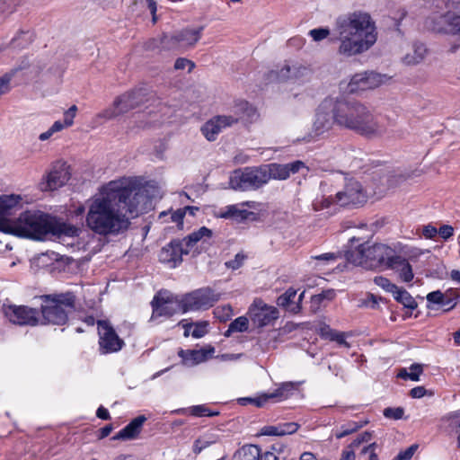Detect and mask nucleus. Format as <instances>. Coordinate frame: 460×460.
Wrapping results in <instances>:
<instances>
[{"label":"nucleus","mask_w":460,"mask_h":460,"mask_svg":"<svg viewBox=\"0 0 460 460\" xmlns=\"http://www.w3.org/2000/svg\"><path fill=\"white\" fill-rule=\"evenodd\" d=\"M152 208L143 186L111 181L88 203L85 226L93 234L107 237L126 232L131 220Z\"/></svg>","instance_id":"f257e3e1"},{"label":"nucleus","mask_w":460,"mask_h":460,"mask_svg":"<svg viewBox=\"0 0 460 460\" xmlns=\"http://www.w3.org/2000/svg\"><path fill=\"white\" fill-rule=\"evenodd\" d=\"M332 35V40L339 42L338 54L346 58L367 51L377 40L375 22L369 13L361 11L337 18Z\"/></svg>","instance_id":"f03ea898"},{"label":"nucleus","mask_w":460,"mask_h":460,"mask_svg":"<svg viewBox=\"0 0 460 460\" xmlns=\"http://www.w3.org/2000/svg\"><path fill=\"white\" fill-rule=\"evenodd\" d=\"M332 112L333 121L341 128L351 130L360 136L374 138L383 136L386 127L379 117L364 103L353 100H336Z\"/></svg>","instance_id":"7ed1b4c3"},{"label":"nucleus","mask_w":460,"mask_h":460,"mask_svg":"<svg viewBox=\"0 0 460 460\" xmlns=\"http://www.w3.org/2000/svg\"><path fill=\"white\" fill-rule=\"evenodd\" d=\"M0 231L15 236L43 240L47 234H66L75 235L74 226L58 225L51 217L40 211H25L15 219H0Z\"/></svg>","instance_id":"20e7f679"},{"label":"nucleus","mask_w":460,"mask_h":460,"mask_svg":"<svg viewBox=\"0 0 460 460\" xmlns=\"http://www.w3.org/2000/svg\"><path fill=\"white\" fill-rule=\"evenodd\" d=\"M395 251L384 243L360 244L356 251L348 253V261L367 270L387 269Z\"/></svg>","instance_id":"39448f33"},{"label":"nucleus","mask_w":460,"mask_h":460,"mask_svg":"<svg viewBox=\"0 0 460 460\" xmlns=\"http://www.w3.org/2000/svg\"><path fill=\"white\" fill-rule=\"evenodd\" d=\"M41 314L45 323L64 325L68 314L75 310V296L73 293L44 295L40 296Z\"/></svg>","instance_id":"423d86ee"},{"label":"nucleus","mask_w":460,"mask_h":460,"mask_svg":"<svg viewBox=\"0 0 460 460\" xmlns=\"http://www.w3.org/2000/svg\"><path fill=\"white\" fill-rule=\"evenodd\" d=\"M211 236L212 231L206 226H202L182 240H172L161 249L159 261L170 264L171 267H176L182 261V255L188 254L199 240Z\"/></svg>","instance_id":"0eeeda50"},{"label":"nucleus","mask_w":460,"mask_h":460,"mask_svg":"<svg viewBox=\"0 0 460 460\" xmlns=\"http://www.w3.org/2000/svg\"><path fill=\"white\" fill-rule=\"evenodd\" d=\"M366 193L361 184L357 181H349L344 187V190L338 191L334 198H323L321 200H315L313 203L314 210H320L330 207L336 202L341 206L361 205L366 202Z\"/></svg>","instance_id":"6e6552de"},{"label":"nucleus","mask_w":460,"mask_h":460,"mask_svg":"<svg viewBox=\"0 0 460 460\" xmlns=\"http://www.w3.org/2000/svg\"><path fill=\"white\" fill-rule=\"evenodd\" d=\"M264 166L245 167L235 170L230 176L229 184L235 190H257L268 183Z\"/></svg>","instance_id":"1a4fd4ad"},{"label":"nucleus","mask_w":460,"mask_h":460,"mask_svg":"<svg viewBox=\"0 0 460 460\" xmlns=\"http://www.w3.org/2000/svg\"><path fill=\"white\" fill-rule=\"evenodd\" d=\"M152 319L158 317H171L176 314L184 313L181 298L166 290L159 291L153 298Z\"/></svg>","instance_id":"9d476101"},{"label":"nucleus","mask_w":460,"mask_h":460,"mask_svg":"<svg viewBox=\"0 0 460 460\" xmlns=\"http://www.w3.org/2000/svg\"><path fill=\"white\" fill-rule=\"evenodd\" d=\"M146 90L135 89L119 96L113 102V108L105 110L99 114L100 117L110 119L119 114L137 108L146 101Z\"/></svg>","instance_id":"9b49d317"},{"label":"nucleus","mask_w":460,"mask_h":460,"mask_svg":"<svg viewBox=\"0 0 460 460\" xmlns=\"http://www.w3.org/2000/svg\"><path fill=\"white\" fill-rule=\"evenodd\" d=\"M183 312L207 310L219 299L220 294L210 288H202L181 296Z\"/></svg>","instance_id":"f8f14e48"},{"label":"nucleus","mask_w":460,"mask_h":460,"mask_svg":"<svg viewBox=\"0 0 460 460\" xmlns=\"http://www.w3.org/2000/svg\"><path fill=\"white\" fill-rule=\"evenodd\" d=\"M333 102L331 99H325L318 107L315 119L313 123L312 132L304 139L307 142L322 136L332 129L333 121V113L332 112Z\"/></svg>","instance_id":"ddd939ff"},{"label":"nucleus","mask_w":460,"mask_h":460,"mask_svg":"<svg viewBox=\"0 0 460 460\" xmlns=\"http://www.w3.org/2000/svg\"><path fill=\"white\" fill-rule=\"evenodd\" d=\"M99 334V350L101 354H110L119 351L125 345L111 323L104 320L97 322Z\"/></svg>","instance_id":"4468645a"},{"label":"nucleus","mask_w":460,"mask_h":460,"mask_svg":"<svg viewBox=\"0 0 460 460\" xmlns=\"http://www.w3.org/2000/svg\"><path fill=\"white\" fill-rule=\"evenodd\" d=\"M249 315L252 323L261 328L277 320L279 314L275 306L268 305L262 300L256 299L249 308Z\"/></svg>","instance_id":"2eb2a0df"},{"label":"nucleus","mask_w":460,"mask_h":460,"mask_svg":"<svg viewBox=\"0 0 460 460\" xmlns=\"http://www.w3.org/2000/svg\"><path fill=\"white\" fill-rule=\"evenodd\" d=\"M204 27L197 29L186 28L172 35H164L162 44L168 49L176 48L179 45L194 46L200 39Z\"/></svg>","instance_id":"dca6fc26"},{"label":"nucleus","mask_w":460,"mask_h":460,"mask_svg":"<svg viewBox=\"0 0 460 460\" xmlns=\"http://www.w3.org/2000/svg\"><path fill=\"white\" fill-rule=\"evenodd\" d=\"M385 75L375 72H364L354 75L348 84V92L357 93L361 91L374 89L385 82Z\"/></svg>","instance_id":"f3484780"},{"label":"nucleus","mask_w":460,"mask_h":460,"mask_svg":"<svg viewBox=\"0 0 460 460\" xmlns=\"http://www.w3.org/2000/svg\"><path fill=\"white\" fill-rule=\"evenodd\" d=\"M5 314L8 319L19 325H36L39 323V312L26 305H11Z\"/></svg>","instance_id":"a211bd4d"},{"label":"nucleus","mask_w":460,"mask_h":460,"mask_svg":"<svg viewBox=\"0 0 460 460\" xmlns=\"http://www.w3.org/2000/svg\"><path fill=\"white\" fill-rule=\"evenodd\" d=\"M268 177L267 181L270 179L284 181L287 180L291 174L298 172L302 168H306L302 161H295L289 164H270L263 165Z\"/></svg>","instance_id":"6ab92c4d"},{"label":"nucleus","mask_w":460,"mask_h":460,"mask_svg":"<svg viewBox=\"0 0 460 460\" xmlns=\"http://www.w3.org/2000/svg\"><path fill=\"white\" fill-rule=\"evenodd\" d=\"M238 122V118L226 115L215 116L201 128L202 134L208 141L216 140L218 134L225 128Z\"/></svg>","instance_id":"aec40b11"},{"label":"nucleus","mask_w":460,"mask_h":460,"mask_svg":"<svg viewBox=\"0 0 460 460\" xmlns=\"http://www.w3.org/2000/svg\"><path fill=\"white\" fill-rule=\"evenodd\" d=\"M453 18H455V14L451 13H432L426 18L424 26L427 30L435 32L453 34V31H450L453 28Z\"/></svg>","instance_id":"412c9836"},{"label":"nucleus","mask_w":460,"mask_h":460,"mask_svg":"<svg viewBox=\"0 0 460 460\" xmlns=\"http://www.w3.org/2000/svg\"><path fill=\"white\" fill-rule=\"evenodd\" d=\"M312 75L311 69L304 65L295 63L292 65L286 64L279 72L280 80H294L295 82H304L310 78Z\"/></svg>","instance_id":"4be33fe9"},{"label":"nucleus","mask_w":460,"mask_h":460,"mask_svg":"<svg viewBox=\"0 0 460 460\" xmlns=\"http://www.w3.org/2000/svg\"><path fill=\"white\" fill-rule=\"evenodd\" d=\"M215 352L211 346L200 349H182L178 351V356L182 359V363L188 367H192L206 361Z\"/></svg>","instance_id":"5701e85b"},{"label":"nucleus","mask_w":460,"mask_h":460,"mask_svg":"<svg viewBox=\"0 0 460 460\" xmlns=\"http://www.w3.org/2000/svg\"><path fill=\"white\" fill-rule=\"evenodd\" d=\"M298 384L293 382L282 383L273 393L262 394L257 403V407H262L270 399L282 401L291 396L297 388Z\"/></svg>","instance_id":"b1692460"},{"label":"nucleus","mask_w":460,"mask_h":460,"mask_svg":"<svg viewBox=\"0 0 460 460\" xmlns=\"http://www.w3.org/2000/svg\"><path fill=\"white\" fill-rule=\"evenodd\" d=\"M146 420L144 415H139L133 419L126 427L120 429L115 436L113 440H130L136 438L141 432L142 426Z\"/></svg>","instance_id":"393cba45"},{"label":"nucleus","mask_w":460,"mask_h":460,"mask_svg":"<svg viewBox=\"0 0 460 460\" xmlns=\"http://www.w3.org/2000/svg\"><path fill=\"white\" fill-rule=\"evenodd\" d=\"M387 270H392L398 273L399 278L403 282H411L414 278L412 267L409 261L400 255H394Z\"/></svg>","instance_id":"a878e982"},{"label":"nucleus","mask_w":460,"mask_h":460,"mask_svg":"<svg viewBox=\"0 0 460 460\" xmlns=\"http://www.w3.org/2000/svg\"><path fill=\"white\" fill-rule=\"evenodd\" d=\"M70 174L65 167L52 170L47 177V186L44 190H54L65 185Z\"/></svg>","instance_id":"bb28decb"},{"label":"nucleus","mask_w":460,"mask_h":460,"mask_svg":"<svg viewBox=\"0 0 460 460\" xmlns=\"http://www.w3.org/2000/svg\"><path fill=\"white\" fill-rule=\"evenodd\" d=\"M233 112L234 115L232 116L238 118V121L240 119L252 121L257 117L256 109L246 101L237 102L234 107Z\"/></svg>","instance_id":"cd10ccee"},{"label":"nucleus","mask_w":460,"mask_h":460,"mask_svg":"<svg viewBox=\"0 0 460 460\" xmlns=\"http://www.w3.org/2000/svg\"><path fill=\"white\" fill-rule=\"evenodd\" d=\"M22 198L19 195L0 196V217L10 215L21 207Z\"/></svg>","instance_id":"c85d7f7f"},{"label":"nucleus","mask_w":460,"mask_h":460,"mask_svg":"<svg viewBox=\"0 0 460 460\" xmlns=\"http://www.w3.org/2000/svg\"><path fill=\"white\" fill-rule=\"evenodd\" d=\"M426 53L427 49L424 44L415 43L412 46L411 51L403 57V63L409 66L417 65L424 59Z\"/></svg>","instance_id":"c756f323"},{"label":"nucleus","mask_w":460,"mask_h":460,"mask_svg":"<svg viewBox=\"0 0 460 460\" xmlns=\"http://www.w3.org/2000/svg\"><path fill=\"white\" fill-rule=\"evenodd\" d=\"M320 336L323 339L336 341L344 347H349V344L346 341L345 333L333 330L329 325L324 324L320 328Z\"/></svg>","instance_id":"7c9ffc66"},{"label":"nucleus","mask_w":460,"mask_h":460,"mask_svg":"<svg viewBox=\"0 0 460 460\" xmlns=\"http://www.w3.org/2000/svg\"><path fill=\"white\" fill-rule=\"evenodd\" d=\"M261 448L254 445L244 446L234 455L233 460H259Z\"/></svg>","instance_id":"2f4dec72"},{"label":"nucleus","mask_w":460,"mask_h":460,"mask_svg":"<svg viewBox=\"0 0 460 460\" xmlns=\"http://www.w3.org/2000/svg\"><path fill=\"white\" fill-rule=\"evenodd\" d=\"M250 212L245 209H240L236 205H230L222 209L217 215L221 218H232L237 221L244 220L248 217Z\"/></svg>","instance_id":"473e14b6"},{"label":"nucleus","mask_w":460,"mask_h":460,"mask_svg":"<svg viewBox=\"0 0 460 460\" xmlns=\"http://www.w3.org/2000/svg\"><path fill=\"white\" fill-rule=\"evenodd\" d=\"M27 68V63L22 62V65L13 68L10 72L5 73L0 78V95L6 93L10 90L11 80L21 71Z\"/></svg>","instance_id":"72a5a7b5"},{"label":"nucleus","mask_w":460,"mask_h":460,"mask_svg":"<svg viewBox=\"0 0 460 460\" xmlns=\"http://www.w3.org/2000/svg\"><path fill=\"white\" fill-rule=\"evenodd\" d=\"M394 297L396 301L402 304L405 307L409 309H415L417 307V302L415 299L410 295L408 291L403 288H396V291L393 293Z\"/></svg>","instance_id":"f704fd0d"},{"label":"nucleus","mask_w":460,"mask_h":460,"mask_svg":"<svg viewBox=\"0 0 460 460\" xmlns=\"http://www.w3.org/2000/svg\"><path fill=\"white\" fill-rule=\"evenodd\" d=\"M368 423V420H363V421H349L342 426H341L340 429H338L336 430V433H335V437L337 438H342L355 431H357L358 429H359L360 428H362L363 426L367 425Z\"/></svg>","instance_id":"c9c22d12"},{"label":"nucleus","mask_w":460,"mask_h":460,"mask_svg":"<svg viewBox=\"0 0 460 460\" xmlns=\"http://www.w3.org/2000/svg\"><path fill=\"white\" fill-rule=\"evenodd\" d=\"M443 294V308L447 312L453 309L456 305L460 297V293L456 288H449Z\"/></svg>","instance_id":"e433bc0d"},{"label":"nucleus","mask_w":460,"mask_h":460,"mask_svg":"<svg viewBox=\"0 0 460 460\" xmlns=\"http://www.w3.org/2000/svg\"><path fill=\"white\" fill-rule=\"evenodd\" d=\"M249 321L245 316L237 317L228 326L225 336L229 337L231 333L235 332H243L248 329Z\"/></svg>","instance_id":"4c0bfd02"},{"label":"nucleus","mask_w":460,"mask_h":460,"mask_svg":"<svg viewBox=\"0 0 460 460\" xmlns=\"http://www.w3.org/2000/svg\"><path fill=\"white\" fill-rule=\"evenodd\" d=\"M32 41V34L30 31H21L15 36L12 41L11 46L13 49H22Z\"/></svg>","instance_id":"58836bf2"},{"label":"nucleus","mask_w":460,"mask_h":460,"mask_svg":"<svg viewBox=\"0 0 460 460\" xmlns=\"http://www.w3.org/2000/svg\"><path fill=\"white\" fill-rule=\"evenodd\" d=\"M296 295V290L293 288H288L284 294L279 296L277 300V305L281 307H288L292 300Z\"/></svg>","instance_id":"ea45409f"},{"label":"nucleus","mask_w":460,"mask_h":460,"mask_svg":"<svg viewBox=\"0 0 460 460\" xmlns=\"http://www.w3.org/2000/svg\"><path fill=\"white\" fill-rule=\"evenodd\" d=\"M372 434L368 431H365L361 434H359L347 447L348 450H353V453L355 454V451L364 443H368L371 439Z\"/></svg>","instance_id":"a19ab883"},{"label":"nucleus","mask_w":460,"mask_h":460,"mask_svg":"<svg viewBox=\"0 0 460 460\" xmlns=\"http://www.w3.org/2000/svg\"><path fill=\"white\" fill-rule=\"evenodd\" d=\"M374 283L382 288L386 292L394 293L396 291L397 286L393 284L387 278L377 276L374 278Z\"/></svg>","instance_id":"79ce46f5"},{"label":"nucleus","mask_w":460,"mask_h":460,"mask_svg":"<svg viewBox=\"0 0 460 460\" xmlns=\"http://www.w3.org/2000/svg\"><path fill=\"white\" fill-rule=\"evenodd\" d=\"M190 413L197 417H202V416H217L219 414L218 411H210L207 406L205 405H196L192 406L190 410Z\"/></svg>","instance_id":"37998d69"},{"label":"nucleus","mask_w":460,"mask_h":460,"mask_svg":"<svg viewBox=\"0 0 460 460\" xmlns=\"http://www.w3.org/2000/svg\"><path fill=\"white\" fill-rule=\"evenodd\" d=\"M246 259V255L242 252L237 253L233 260L227 261L225 262V265L227 269H231L233 270L240 269L244 261Z\"/></svg>","instance_id":"c03bdc74"},{"label":"nucleus","mask_w":460,"mask_h":460,"mask_svg":"<svg viewBox=\"0 0 460 460\" xmlns=\"http://www.w3.org/2000/svg\"><path fill=\"white\" fill-rule=\"evenodd\" d=\"M314 41H321L330 35L328 28H316L309 31L308 33Z\"/></svg>","instance_id":"a18cd8bd"},{"label":"nucleus","mask_w":460,"mask_h":460,"mask_svg":"<svg viewBox=\"0 0 460 460\" xmlns=\"http://www.w3.org/2000/svg\"><path fill=\"white\" fill-rule=\"evenodd\" d=\"M403 414H404V410L401 407H397V408L388 407L384 410V416L388 419L401 420V419H402Z\"/></svg>","instance_id":"49530a36"},{"label":"nucleus","mask_w":460,"mask_h":460,"mask_svg":"<svg viewBox=\"0 0 460 460\" xmlns=\"http://www.w3.org/2000/svg\"><path fill=\"white\" fill-rule=\"evenodd\" d=\"M279 430H280V436L293 434L299 428L298 424L296 422L281 423V424H279Z\"/></svg>","instance_id":"de8ad7c7"},{"label":"nucleus","mask_w":460,"mask_h":460,"mask_svg":"<svg viewBox=\"0 0 460 460\" xmlns=\"http://www.w3.org/2000/svg\"><path fill=\"white\" fill-rule=\"evenodd\" d=\"M188 67V71L191 72V70L195 67V64L187 58H179L176 59L174 63V69L176 70H183Z\"/></svg>","instance_id":"09e8293b"},{"label":"nucleus","mask_w":460,"mask_h":460,"mask_svg":"<svg viewBox=\"0 0 460 460\" xmlns=\"http://www.w3.org/2000/svg\"><path fill=\"white\" fill-rule=\"evenodd\" d=\"M418 448V445L413 444L407 449L401 451L393 460H410Z\"/></svg>","instance_id":"8fccbe9b"},{"label":"nucleus","mask_w":460,"mask_h":460,"mask_svg":"<svg viewBox=\"0 0 460 460\" xmlns=\"http://www.w3.org/2000/svg\"><path fill=\"white\" fill-rule=\"evenodd\" d=\"M426 298L429 303L440 305L443 307L444 294L440 290H436L429 293Z\"/></svg>","instance_id":"3c124183"},{"label":"nucleus","mask_w":460,"mask_h":460,"mask_svg":"<svg viewBox=\"0 0 460 460\" xmlns=\"http://www.w3.org/2000/svg\"><path fill=\"white\" fill-rule=\"evenodd\" d=\"M207 327V322H199L195 323L194 329L191 332V336L197 339L203 337L208 332Z\"/></svg>","instance_id":"603ef678"},{"label":"nucleus","mask_w":460,"mask_h":460,"mask_svg":"<svg viewBox=\"0 0 460 460\" xmlns=\"http://www.w3.org/2000/svg\"><path fill=\"white\" fill-rule=\"evenodd\" d=\"M376 443H370L367 446H364L361 448L360 454H368V460H378V456L376 453Z\"/></svg>","instance_id":"864d4df0"},{"label":"nucleus","mask_w":460,"mask_h":460,"mask_svg":"<svg viewBox=\"0 0 460 460\" xmlns=\"http://www.w3.org/2000/svg\"><path fill=\"white\" fill-rule=\"evenodd\" d=\"M423 369L422 367L419 364H413L410 367V372L408 375V377L411 381H419L420 376L422 373Z\"/></svg>","instance_id":"5fc2aeb1"},{"label":"nucleus","mask_w":460,"mask_h":460,"mask_svg":"<svg viewBox=\"0 0 460 460\" xmlns=\"http://www.w3.org/2000/svg\"><path fill=\"white\" fill-rule=\"evenodd\" d=\"M339 258V254L334 252H326L316 256H312V259L316 261H321L325 263H329L330 261H334Z\"/></svg>","instance_id":"6e6d98bb"},{"label":"nucleus","mask_w":460,"mask_h":460,"mask_svg":"<svg viewBox=\"0 0 460 460\" xmlns=\"http://www.w3.org/2000/svg\"><path fill=\"white\" fill-rule=\"evenodd\" d=\"M211 444V441L206 440L204 438L196 439L193 444V452L195 454H199L203 449L207 448Z\"/></svg>","instance_id":"4d7b16f0"},{"label":"nucleus","mask_w":460,"mask_h":460,"mask_svg":"<svg viewBox=\"0 0 460 460\" xmlns=\"http://www.w3.org/2000/svg\"><path fill=\"white\" fill-rule=\"evenodd\" d=\"M438 234L444 239L447 240L454 234V228L449 225H443L438 230Z\"/></svg>","instance_id":"13d9d810"},{"label":"nucleus","mask_w":460,"mask_h":460,"mask_svg":"<svg viewBox=\"0 0 460 460\" xmlns=\"http://www.w3.org/2000/svg\"><path fill=\"white\" fill-rule=\"evenodd\" d=\"M422 234L427 239H433L438 234V229L434 226L429 224L423 226Z\"/></svg>","instance_id":"bf43d9fd"},{"label":"nucleus","mask_w":460,"mask_h":460,"mask_svg":"<svg viewBox=\"0 0 460 460\" xmlns=\"http://www.w3.org/2000/svg\"><path fill=\"white\" fill-rule=\"evenodd\" d=\"M262 434L266 436H280L279 427V425L264 427Z\"/></svg>","instance_id":"052dcab7"},{"label":"nucleus","mask_w":460,"mask_h":460,"mask_svg":"<svg viewBox=\"0 0 460 460\" xmlns=\"http://www.w3.org/2000/svg\"><path fill=\"white\" fill-rule=\"evenodd\" d=\"M427 394V390L423 386H416L410 391L412 398H422Z\"/></svg>","instance_id":"680f3d73"},{"label":"nucleus","mask_w":460,"mask_h":460,"mask_svg":"<svg viewBox=\"0 0 460 460\" xmlns=\"http://www.w3.org/2000/svg\"><path fill=\"white\" fill-rule=\"evenodd\" d=\"M364 304L366 306L376 309L378 307V298L375 295L369 294Z\"/></svg>","instance_id":"e2e57ef3"},{"label":"nucleus","mask_w":460,"mask_h":460,"mask_svg":"<svg viewBox=\"0 0 460 460\" xmlns=\"http://www.w3.org/2000/svg\"><path fill=\"white\" fill-rule=\"evenodd\" d=\"M15 5V0H0V12L6 11L12 12L13 7Z\"/></svg>","instance_id":"0e129e2a"},{"label":"nucleus","mask_w":460,"mask_h":460,"mask_svg":"<svg viewBox=\"0 0 460 460\" xmlns=\"http://www.w3.org/2000/svg\"><path fill=\"white\" fill-rule=\"evenodd\" d=\"M185 216V210L178 209L172 214V221L175 223H181Z\"/></svg>","instance_id":"69168bd1"},{"label":"nucleus","mask_w":460,"mask_h":460,"mask_svg":"<svg viewBox=\"0 0 460 460\" xmlns=\"http://www.w3.org/2000/svg\"><path fill=\"white\" fill-rule=\"evenodd\" d=\"M96 415L98 418L102 419V420H110L111 419V416H110V413L108 411V410L102 406H100L98 409H97V411H96Z\"/></svg>","instance_id":"338daca9"},{"label":"nucleus","mask_w":460,"mask_h":460,"mask_svg":"<svg viewBox=\"0 0 460 460\" xmlns=\"http://www.w3.org/2000/svg\"><path fill=\"white\" fill-rule=\"evenodd\" d=\"M452 22L453 28H451L450 31H453V34H460V15L455 14Z\"/></svg>","instance_id":"774afa93"}]
</instances>
